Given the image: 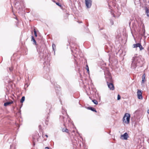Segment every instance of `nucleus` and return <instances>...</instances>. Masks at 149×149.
Segmentation results:
<instances>
[{
	"label": "nucleus",
	"instance_id": "obj_1",
	"mask_svg": "<svg viewBox=\"0 0 149 149\" xmlns=\"http://www.w3.org/2000/svg\"><path fill=\"white\" fill-rule=\"evenodd\" d=\"M144 59L141 56H137L135 55L132 59L131 67L135 69L136 67H141L144 63Z\"/></svg>",
	"mask_w": 149,
	"mask_h": 149
},
{
	"label": "nucleus",
	"instance_id": "obj_2",
	"mask_svg": "<svg viewBox=\"0 0 149 149\" xmlns=\"http://www.w3.org/2000/svg\"><path fill=\"white\" fill-rule=\"evenodd\" d=\"M104 74L105 75L106 80L107 84L108 83H112L113 80L110 73L109 72H107V73L105 72H104Z\"/></svg>",
	"mask_w": 149,
	"mask_h": 149
},
{
	"label": "nucleus",
	"instance_id": "obj_3",
	"mask_svg": "<svg viewBox=\"0 0 149 149\" xmlns=\"http://www.w3.org/2000/svg\"><path fill=\"white\" fill-rule=\"evenodd\" d=\"M130 115L128 113H126L123 118V121L126 124H128L130 122Z\"/></svg>",
	"mask_w": 149,
	"mask_h": 149
},
{
	"label": "nucleus",
	"instance_id": "obj_4",
	"mask_svg": "<svg viewBox=\"0 0 149 149\" xmlns=\"http://www.w3.org/2000/svg\"><path fill=\"white\" fill-rule=\"evenodd\" d=\"M71 50L73 53V55H74V57H76L78 56L79 52L78 51V49L77 48H71Z\"/></svg>",
	"mask_w": 149,
	"mask_h": 149
},
{
	"label": "nucleus",
	"instance_id": "obj_5",
	"mask_svg": "<svg viewBox=\"0 0 149 149\" xmlns=\"http://www.w3.org/2000/svg\"><path fill=\"white\" fill-rule=\"evenodd\" d=\"M142 91L139 89L137 90V97L139 99L142 100L143 97L142 96Z\"/></svg>",
	"mask_w": 149,
	"mask_h": 149
},
{
	"label": "nucleus",
	"instance_id": "obj_6",
	"mask_svg": "<svg viewBox=\"0 0 149 149\" xmlns=\"http://www.w3.org/2000/svg\"><path fill=\"white\" fill-rule=\"evenodd\" d=\"M85 4L87 8H90L92 5V1L91 0H85Z\"/></svg>",
	"mask_w": 149,
	"mask_h": 149
},
{
	"label": "nucleus",
	"instance_id": "obj_7",
	"mask_svg": "<svg viewBox=\"0 0 149 149\" xmlns=\"http://www.w3.org/2000/svg\"><path fill=\"white\" fill-rule=\"evenodd\" d=\"M107 86L111 90H113L114 89V87L112 83H108Z\"/></svg>",
	"mask_w": 149,
	"mask_h": 149
},
{
	"label": "nucleus",
	"instance_id": "obj_8",
	"mask_svg": "<svg viewBox=\"0 0 149 149\" xmlns=\"http://www.w3.org/2000/svg\"><path fill=\"white\" fill-rule=\"evenodd\" d=\"M123 137V138H122L123 139L127 140V138L129 137V136L128 134L125 132L123 134L121 135V138Z\"/></svg>",
	"mask_w": 149,
	"mask_h": 149
},
{
	"label": "nucleus",
	"instance_id": "obj_9",
	"mask_svg": "<svg viewBox=\"0 0 149 149\" xmlns=\"http://www.w3.org/2000/svg\"><path fill=\"white\" fill-rule=\"evenodd\" d=\"M146 75L145 74H144L142 76V82H141V85L143 86L144 83L145 81Z\"/></svg>",
	"mask_w": 149,
	"mask_h": 149
},
{
	"label": "nucleus",
	"instance_id": "obj_10",
	"mask_svg": "<svg viewBox=\"0 0 149 149\" xmlns=\"http://www.w3.org/2000/svg\"><path fill=\"white\" fill-rule=\"evenodd\" d=\"M13 70V65H11V67L7 68V71L8 72H12Z\"/></svg>",
	"mask_w": 149,
	"mask_h": 149
},
{
	"label": "nucleus",
	"instance_id": "obj_11",
	"mask_svg": "<svg viewBox=\"0 0 149 149\" xmlns=\"http://www.w3.org/2000/svg\"><path fill=\"white\" fill-rule=\"evenodd\" d=\"M13 102L11 101L10 102H7L5 103L4 104V106H7L10 104L13 103Z\"/></svg>",
	"mask_w": 149,
	"mask_h": 149
},
{
	"label": "nucleus",
	"instance_id": "obj_12",
	"mask_svg": "<svg viewBox=\"0 0 149 149\" xmlns=\"http://www.w3.org/2000/svg\"><path fill=\"white\" fill-rule=\"evenodd\" d=\"M87 109L89 110H90L92 111L96 112H97V111L96 109L94 108L91 107H89L87 108Z\"/></svg>",
	"mask_w": 149,
	"mask_h": 149
},
{
	"label": "nucleus",
	"instance_id": "obj_13",
	"mask_svg": "<svg viewBox=\"0 0 149 149\" xmlns=\"http://www.w3.org/2000/svg\"><path fill=\"white\" fill-rule=\"evenodd\" d=\"M31 41H33V44L34 45H36V42L33 36H31Z\"/></svg>",
	"mask_w": 149,
	"mask_h": 149
},
{
	"label": "nucleus",
	"instance_id": "obj_14",
	"mask_svg": "<svg viewBox=\"0 0 149 149\" xmlns=\"http://www.w3.org/2000/svg\"><path fill=\"white\" fill-rule=\"evenodd\" d=\"M145 11L147 14V16L148 17L149 16V9H148L147 7L145 8Z\"/></svg>",
	"mask_w": 149,
	"mask_h": 149
},
{
	"label": "nucleus",
	"instance_id": "obj_15",
	"mask_svg": "<svg viewBox=\"0 0 149 149\" xmlns=\"http://www.w3.org/2000/svg\"><path fill=\"white\" fill-rule=\"evenodd\" d=\"M140 43H138L136 44H134L133 45V48H136L138 47L140 45Z\"/></svg>",
	"mask_w": 149,
	"mask_h": 149
},
{
	"label": "nucleus",
	"instance_id": "obj_16",
	"mask_svg": "<svg viewBox=\"0 0 149 149\" xmlns=\"http://www.w3.org/2000/svg\"><path fill=\"white\" fill-rule=\"evenodd\" d=\"M62 131L63 132H65L67 133H68V130L66 128H63L62 129Z\"/></svg>",
	"mask_w": 149,
	"mask_h": 149
},
{
	"label": "nucleus",
	"instance_id": "obj_17",
	"mask_svg": "<svg viewBox=\"0 0 149 149\" xmlns=\"http://www.w3.org/2000/svg\"><path fill=\"white\" fill-rule=\"evenodd\" d=\"M46 61H47V62H48V60L49 61V60L48 59L47 56H45V58H44V59H43V60L44 61H45L44 62V63H46Z\"/></svg>",
	"mask_w": 149,
	"mask_h": 149
},
{
	"label": "nucleus",
	"instance_id": "obj_18",
	"mask_svg": "<svg viewBox=\"0 0 149 149\" xmlns=\"http://www.w3.org/2000/svg\"><path fill=\"white\" fill-rule=\"evenodd\" d=\"M52 47L53 49V50L54 51V52H55V50H56V47L55 45L54 44H53L52 45Z\"/></svg>",
	"mask_w": 149,
	"mask_h": 149
},
{
	"label": "nucleus",
	"instance_id": "obj_19",
	"mask_svg": "<svg viewBox=\"0 0 149 149\" xmlns=\"http://www.w3.org/2000/svg\"><path fill=\"white\" fill-rule=\"evenodd\" d=\"M25 97L24 96H23L20 102L21 103H22L25 100Z\"/></svg>",
	"mask_w": 149,
	"mask_h": 149
},
{
	"label": "nucleus",
	"instance_id": "obj_20",
	"mask_svg": "<svg viewBox=\"0 0 149 149\" xmlns=\"http://www.w3.org/2000/svg\"><path fill=\"white\" fill-rule=\"evenodd\" d=\"M92 102L94 103L95 104H98V102L97 100H92Z\"/></svg>",
	"mask_w": 149,
	"mask_h": 149
},
{
	"label": "nucleus",
	"instance_id": "obj_21",
	"mask_svg": "<svg viewBox=\"0 0 149 149\" xmlns=\"http://www.w3.org/2000/svg\"><path fill=\"white\" fill-rule=\"evenodd\" d=\"M138 47L139 48L140 50H141L143 49V47L141 44H140V45Z\"/></svg>",
	"mask_w": 149,
	"mask_h": 149
},
{
	"label": "nucleus",
	"instance_id": "obj_22",
	"mask_svg": "<svg viewBox=\"0 0 149 149\" xmlns=\"http://www.w3.org/2000/svg\"><path fill=\"white\" fill-rule=\"evenodd\" d=\"M57 88H58L57 89L56 88H55V89L56 90V93H58V91L60 90V88L59 87L58 88V87H57Z\"/></svg>",
	"mask_w": 149,
	"mask_h": 149
},
{
	"label": "nucleus",
	"instance_id": "obj_23",
	"mask_svg": "<svg viewBox=\"0 0 149 149\" xmlns=\"http://www.w3.org/2000/svg\"><path fill=\"white\" fill-rule=\"evenodd\" d=\"M86 69L88 73L89 72V70L88 67L87 65H86Z\"/></svg>",
	"mask_w": 149,
	"mask_h": 149
},
{
	"label": "nucleus",
	"instance_id": "obj_24",
	"mask_svg": "<svg viewBox=\"0 0 149 149\" xmlns=\"http://www.w3.org/2000/svg\"><path fill=\"white\" fill-rule=\"evenodd\" d=\"M34 35H35V36L36 37H37V34L36 31L35 29H34Z\"/></svg>",
	"mask_w": 149,
	"mask_h": 149
},
{
	"label": "nucleus",
	"instance_id": "obj_25",
	"mask_svg": "<svg viewBox=\"0 0 149 149\" xmlns=\"http://www.w3.org/2000/svg\"><path fill=\"white\" fill-rule=\"evenodd\" d=\"M120 96L119 95H118V97H117V100H119L120 99Z\"/></svg>",
	"mask_w": 149,
	"mask_h": 149
},
{
	"label": "nucleus",
	"instance_id": "obj_26",
	"mask_svg": "<svg viewBox=\"0 0 149 149\" xmlns=\"http://www.w3.org/2000/svg\"><path fill=\"white\" fill-rule=\"evenodd\" d=\"M56 4L58 6H59L60 7H61V4L59 3H56Z\"/></svg>",
	"mask_w": 149,
	"mask_h": 149
},
{
	"label": "nucleus",
	"instance_id": "obj_27",
	"mask_svg": "<svg viewBox=\"0 0 149 149\" xmlns=\"http://www.w3.org/2000/svg\"><path fill=\"white\" fill-rule=\"evenodd\" d=\"M108 5H109V6H110L111 5V2H108Z\"/></svg>",
	"mask_w": 149,
	"mask_h": 149
},
{
	"label": "nucleus",
	"instance_id": "obj_28",
	"mask_svg": "<svg viewBox=\"0 0 149 149\" xmlns=\"http://www.w3.org/2000/svg\"><path fill=\"white\" fill-rule=\"evenodd\" d=\"M45 149H49V148L48 147H46L45 148Z\"/></svg>",
	"mask_w": 149,
	"mask_h": 149
},
{
	"label": "nucleus",
	"instance_id": "obj_29",
	"mask_svg": "<svg viewBox=\"0 0 149 149\" xmlns=\"http://www.w3.org/2000/svg\"><path fill=\"white\" fill-rule=\"evenodd\" d=\"M147 113L149 114V109L147 110Z\"/></svg>",
	"mask_w": 149,
	"mask_h": 149
},
{
	"label": "nucleus",
	"instance_id": "obj_30",
	"mask_svg": "<svg viewBox=\"0 0 149 149\" xmlns=\"http://www.w3.org/2000/svg\"><path fill=\"white\" fill-rule=\"evenodd\" d=\"M105 38H106V39H107V38H108V37H107V36H106V37H105Z\"/></svg>",
	"mask_w": 149,
	"mask_h": 149
},
{
	"label": "nucleus",
	"instance_id": "obj_31",
	"mask_svg": "<svg viewBox=\"0 0 149 149\" xmlns=\"http://www.w3.org/2000/svg\"><path fill=\"white\" fill-rule=\"evenodd\" d=\"M45 136H46L47 137H48V135H45Z\"/></svg>",
	"mask_w": 149,
	"mask_h": 149
},
{
	"label": "nucleus",
	"instance_id": "obj_32",
	"mask_svg": "<svg viewBox=\"0 0 149 149\" xmlns=\"http://www.w3.org/2000/svg\"><path fill=\"white\" fill-rule=\"evenodd\" d=\"M17 2H16V3H15V5H16V4H17Z\"/></svg>",
	"mask_w": 149,
	"mask_h": 149
},
{
	"label": "nucleus",
	"instance_id": "obj_33",
	"mask_svg": "<svg viewBox=\"0 0 149 149\" xmlns=\"http://www.w3.org/2000/svg\"><path fill=\"white\" fill-rule=\"evenodd\" d=\"M139 2H140V0H139V1H138Z\"/></svg>",
	"mask_w": 149,
	"mask_h": 149
},
{
	"label": "nucleus",
	"instance_id": "obj_34",
	"mask_svg": "<svg viewBox=\"0 0 149 149\" xmlns=\"http://www.w3.org/2000/svg\"><path fill=\"white\" fill-rule=\"evenodd\" d=\"M113 6H114V4H113Z\"/></svg>",
	"mask_w": 149,
	"mask_h": 149
},
{
	"label": "nucleus",
	"instance_id": "obj_35",
	"mask_svg": "<svg viewBox=\"0 0 149 149\" xmlns=\"http://www.w3.org/2000/svg\"><path fill=\"white\" fill-rule=\"evenodd\" d=\"M136 3L135 1H134V3Z\"/></svg>",
	"mask_w": 149,
	"mask_h": 149
}]
</instances>
